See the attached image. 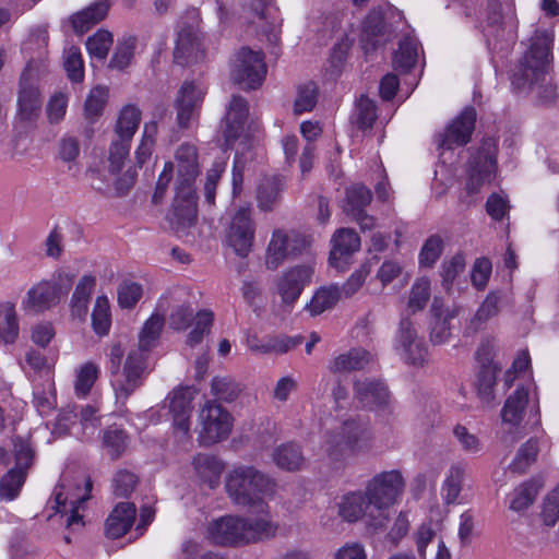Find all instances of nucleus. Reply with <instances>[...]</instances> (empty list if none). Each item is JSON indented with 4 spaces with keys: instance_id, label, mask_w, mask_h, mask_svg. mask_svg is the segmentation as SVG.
<instances>
[{
    "instance_id": "obj_1",
    "label": "nucleus",
    "mask_w": 559,
    "mask_h": 559,
    "mask_svg": "<svg viewBox=\"0 0 559 559\" xmlns=\"http://www.w3.org/2000/svg\"><path fill=\"white\" fill-rule=\"evenodd\" d=\"M177 183L170 223L177 233L185 231L197 222V195L193 187L199 175L197 148L181 144L176 152Z\"/></svg>"
},
{
    "instance_id": "obj_2",
    "label": "nucleus",
    "mask_w": 559,
    "mask_h": 559,
    "mask_svg": "<svg viewBox=\"0 0 559 559\" xmlns=\"http://www.w3.org/2000/svg\"><path fill=\"white\" fill-rule=\"evenodd\" d=\"M374 447V437L366 421L348 418L324 433L322 450L336 469L344 467L350 456L366 454Z\"/></svg>"
},
{
    "instance_id": "obj_3",
    "label": "nucleus",
    "mask_w": 559,
    "mask_h": 559,
    "mask_svg": "<svg viewBox=\"0 0 559 559\" xmlns=\"http://www.w3.org/2000/svg\"><path fill=\"white\" fill-rule=\"evenodd\" d=\"M276 531L277 525L269 514L253 518L225 515L209 523L206 535L217 545L241 546L272 538Z\"/></svg>"
},
{
    "instance_id": "obj_4",
    "label": "nucleus",
    "mask_w": 559,
    "mask_h": 559,
    "mask_svg": "<svg viewBox=\"0 0 559 559\" xmlns=\"http://www.w3.org/2000/svg\"><path fill=\"white\" fill-rule=\"evenodd\" d=\"M225 488L234 504L243 508L259 506L262 514H269L262 501L264 496L275 490V483L269 475L253 466L239 465L227 474Z\"/></svg>"
},
{
    "instance_id": "obj_5",
    "label": "nucleus",
    "mask_w": 559,
    "mask_h": 559,
    "mask_svg": "<svg viewBox=\"0 0 559 559\" xmlns=\"http://www.w3.org/2000/svg\"><path fill=\"white\" fill-rule=\"evenodd\" d=\"M405 487L406 480L400 469L380 472L367 483L365 492L368 503L381 512L379 516H368L367 525L373 533H380L386 527L389 518L382 511L397 503Z\"/></svg>"
},
{
    "instance_id": "obj_6",
    "label": "nucleus",
    "mask_w": 559,
    "mask_h": 559,
    "mask_svg": "<svg viewBox=\"0 0 559 559\" xmlns=\"http://www.w3.org/2000/svg\"><path fill=\"white\" fill-rule=\"evenodd\" d=\"M124 350L121 344L116 343L110 347L109 361L111 371V386L116 403H124L133 392L142 385L143 374L146 369V355L141 350L132 349L126 359L122 371L121 359Z\"/></svg>"
},
{
    "instance_id": "obj_7",
    "label": "nucleus",
    "mask_w": 559,
    "mask_h": 559,
    "mask_svg": "<svg viewBox=\"0 0 559 559\" xmlns=\"http://www.w3.org/2000/svg\"><path fill=\"white\" fill-rule=\"evenodd\" d=\"M74 281V274L66 271H55L49 278L34 283L22 298L21 307L25 312L44 313L59 305L68 295Z\"/></svg>"
},
{
    "instance_id": "obj_8",
    "label": "nucleus",
    "mask_w": 559,
    "mask_h": 559,
    "mask_svg": "<svg viewBox=\"0 0 559 559\" xmlns=\"http://www.w3.org/2000/svg\"><path fill=\"white\" fill-rule=\"evenodd\" d=\"M551 38L546 34L532 39L528 51L512 75V84L521 90L531 87L545 74L550 62Z\"/></svg>"
},
{
    "instance_id": "obj_9",
    "label": "nucleus",
    "mask_w": 559,
    "mask_h": 559,
    "mask_svg": "<svg viewBox=\"0 0 559 559\" xmlns=\"http://www.w3.org/2000/svg\"><path fill=\"white\" fill-rule=\"evenodd\" d=\"M266 75V64L261 50L240 48L230 63L231 80L246 90L259 87Z\"/></svg>"
},
{
    "instance_id": "obj_10",
    "label": "nucleus",
    "mask_w": 559,
    "mask_h": 559,
    "mask_svg": "<svg viewBox=\"0 0 559 559\" xmlns=\"http://www.w3.org/2000/svg\"><path fill=\"white\" fill-rule=\"evenodd\" d=\"M199 441L211 445L226 439L233 428V417L222 405L207 401L198 414Z\"/></svg>"
},
{
    "instance_id": "obj_11",
    "label": "nucleus",
    "mask_w": 559,
    "mask_h": 559,
    "mask_svg": "<svg viewBox=\"0 0 559 559\" xmlns=\"http://www.w3.org/2000/svg\"><path fill=\"white\" fill-rule=\"evenodd\" d=\"M91 487L92 484L90 480L83 478L75 485V491H73L71 487H66L63 484L55 488L53 497L56 506L53 508L56 512L66 516L68 527L74 528L83 526L82 515H80L79 511L88 499Z\"/></svg>"
},
{
    "instance_id": "obj_12",
    "label": "nucleus",
    "mask_w": 559,
    "mask_h": 559,
    "mask_svg": "<svg viewBox=\"0 0 559 559\" xmlns=\"http://www.w3.org/2000/svg\"><path fill=\"white\" fill-rule=\"evenodd\" d=\"M496 173V143L486 140L471 163V170L466 182L468 194H477L481 188L489 185Z\"/></svg>"
},
{
    "instance_id": "obj_13",
    "label": "nucleus",
    "mask_w": 559,
    "mask_h": 559,
    "mask_svg": "<svg viewBox=\"0 0 559 559\" xmlns=\"http://www.w3.org/2000/svg\"><path fill=\"white\" fill-rule=\"evenodd\" d=\"M255 224L249 207H239L231 217L226 239L229 247L241 258L247 257L253 246Z\"/></svg>"
},
{
    "instance_id": "obj_14",
    "label": "nucleus",
    "mask_w": 559,
    "mask_h": 559,
    "mask_svg": "<svg viewBox=\"0 0 559 559\" xmlns=\"http://www.w3.org/2000/svg\"><path fill=\"white\" fill-rule=\"evenodd\" d=\"M195 393L193 388H180L174 390L166 400L175 433L183 442L190 441V415Z\"/></svg>"
},
{
    "instance_id": "obj_15",
    "label": "nucleus",
    "mask_w": 559,
    "mask_h": 559,
    "mask_svg": "<svg viewBox=\"0 0 559 559\" xmlns=\"http://www.w3.org/2000/svg\"><path fill=\"white\" fill-rule=\"evenodd\" d=\"M476 110L473 107L464 108L455 117L445 130L436 138V143L440 148L452 150L456 146L466 145L475 129Z\"/></svg>"
},
{
    "instance_id": "obj_16",
    "label": "nucleus",
    "mask_w": 559,
    "mask_h": 559,
    "mask_svg": "<svg viewBox=\"0 0 559 559\" xmlns=\"http://www.w3.org/2000/svg\"><path fill=\"white\" fill-rule=\"evenodd\" d=\"M311 265H295L284 271L276 280V293L282 304L293 306L313 276Z\"/></svg>"
},
{
    "instance_id": "obj_17",
    "label": "nucleus",
    "mask_w": 559,
    "mask_h": 559,
    "mask_svg": "<svg viewBox=\"0 0 559 559\" xmlns=\"http://www.w3.org/2000/svg\"><path fill=\"white\" fill-rule=\"evenodd\" d=\"M35 72L28 63L20 79V91L17 97V114L22 120L32 121L36 119L41 110V97L35 84Z\"/></svg>"
},
{
    "instance_id": "obj_18",
    "label": "nucleus",
    "mask_w": 559,
    "mask_h": 559,
    "mask_svg": "<svg viewBox=\"0 0 559 559\" xmlns=\"http://www.w3.org/2000/svg\"><path fill=\"white\" fill-rule=\"evenodd\" d=\"M205 88L194 82H185L179 90L176 100L177 120L180 127L186 128L194 118L200 108Z\"/></svg>"
},
{
    "instance_id": "obj_19",
    "label": "nucleus",
    "mask_w": 559,
    "mask_h": 559,
    "mask_svg": "<svg viewBox=\"0 0 559 559\" xmlns=\"http://www.w3.org/2000/svg\"><path fill=\"white\" fill-rule=\"evenodd\" d=\"M355 394L364 407L384 412L390 405V393L383 382L378 380H356Z\"/></svg>"
},
{
    "instance_id": "obj_20",
    "label": "nucleus",
    "mask_w": 559,
    "mask_h": 559,
    "mask_svg": "<svg viewBox=\"0 0 559 559\" xmlns=\"http://www.w3.org/2000/svg\"><path fill=\"white\" fill-rule=\"evenodd\" d=\"M193 478L201 485L215 489L221 483L224 463L214 455L198 453L192 457Z\"/></svg>"
},
{
    "instance_id": "obj_21",
    "label": "nucleus",
    "mask_w": 559,
    "mask_h": 559,
    "mask_svg": "<svg viewBox=\"0 0 559 559\" xmlns=\"http://www.w3.org/2000/svg\"><path fill=\"white\" fill-rule=\"evenodd\" d=\"M203 55L202 43L195 28L182 27L177 36L174 58L179 64L198 61Z\"/></svg>"
},
{
    "instance_id": "obj_22",
    "label": "nucleus",
    "mask_w": 559,
    "mask_h": 559,
    "mask_svg": "<svg viewBox=\"0 0 559 559\" xmlns=\"http://www.w3.org/2000/svg\"><path fill=\"white\" fill-rule=\"evenodd\" d=\"M247 116L248 104L246 99L240 96H233L225 117L224 138L227 147H231L234 142L241 136Z\"/></svg>"
},
{
    "instance_id": "obj_23",
    "label": "nucleus",
    "mask_w": 559,
    "mask_h": 559,
    "mask_svg": "<svg viewBox=\"0 0 559 559\" xmlns=\"http://www.w3.org/2000/svg\"><path fill=\"white\" fill-rule=\"evenodd\" d=\"M292 241V237L285 230H273L265 251V267L267 270H276L284 263L289 254H294L296 252Z\"/></svg>"
},
{
    "instance_id": "obj_24",
    "label": "nucleus",
    "mask_w": 559,
    "mask_h": 559,
    "mask_svg": "<svg viewBox=\"0 0 559 559\" xmlns=\"http://www.w3.org/2000/svg\"><path fill=\"white\" fill-rule=\"evenodd\" d=\"M135 513L136 509L133 503H118L106 520V536L112 539L122 537L133 524Z\"/></svg>"
},
{
    "instance_id": "obj_25",
    "label": "nucleus",
    "mask_w": 559,
    "mask_h": 559,
    "mask_svg": "<svg viewBox=\"0 0 559 559\" xmlns=\"http://www.w3.org/2000/svg\"><path fill=\"white\" fill-rule=\"evenodd\" d=\"M332 249L330 252V262L338 267L340 261L347 255L356 252L360 248V239L355 230L350 228H341L332 237Z\"/></svg>"
},
{
    "instance_id": "obj_26",
    "label": "nucleus",
    "mask_w": 559,
    "mask_h": 559,
    "mask_svg": "<svg viewBox=\"0 0 559 559\" xmlns=\"http://www.w3.org/2000/svg\"><path fill=\"white\" fill-rule=\"evenodd\" d=\"M370 507L365 490L350 491L342 496L337 504V513L344 521L354 523L366 515Z\"/></svg>"
},
{
    "instance_id": "obj_27",
    "label": "nucleus",
    "mask_w": 559,
    "mask_h": 559,
    "mask_svg": "<svg viewBox=\"0 0 559 559\" xmlns=\"http://www.w3.org/2000/svg\"><path fill=\"white\" fill-rule=\"evenodd\" d=\"M272 459L278 468L286 472L300 471L306 463L301 448L294 442L277 445L273 450Z\"/></svg>"
},
{
    "instance_id": "obj_28",
    "label": "nucleus",
    "mask_w": 559,
    "mask_h": 559,
    "mask_svg": "<svg viewBox=\"0 0 559 559\" xmlns=\"http://www.w3.org/2000/svg\"><path fill=\"white\" fill-rule=\"evenodd\" d=\"M108 9L109 3L106 0H98L86 9L76 12L71 16L73 29L81 35L84 34L106 17Z\"/></svg>"
},
{
    "instance_id": "obj_29",
    "label": "nucleus",
    "mask_w": 559,
    "mask_h": 559,
    "mask_svg": "<svg viewBox=\"0 0 559 559\" xmlns=\"http://www.w3.org/2000/svg\"><path fill=\"white\" fill-rule=\"evenodd\" d=\"M341 298L342 294L337 285L322 286L314 292L310 301L306 304L305 310L311 317H317L332 309Z\"/></svg>"
},
{
    "instance_id": "obj_30",
    "label": "nucleus",
    "mask_w": 559,
    "mask_h": 559,
    "mask_svg": "<svg viewBox=\"0 0 559 559\" xmlns=\"http://www.w3.org/2000/svg\"><path fill=\"white\" fill-rule=\"evenodd\" d=\"M528 402V391L519 386L506 401L501 411L503 424L518 426L523 419V413Z\"/></svg>"
},
{
    "instance_id": "obj_31",
    "label": "nucleus",
    "mask_w": 559,
    "mask_h": 559,
    "mask_svg": "<svg viewBox=\"0 0 559 559\" xmlns=\"http://www.w3.org/2000/svg\"><path fill=\"white\" fill-rule=\"evenodd\" d=\"M283 181L278 177H265L261 180L257 190L258 207L261 211L270 212L280 202Z\"/></svg>"
},
{
    "instance_id": "obj_32",
    "label": "nucleus",
    "mask_w": 559,
    "mask_h": 559,
    "mask_svg": "<svg viewBox=\"0 0 559 559\" xmlns=\"http://www.w3.org/2000/svg\"><path fill=\"white\" fill-rule=\"evenodd\" d=\"M141 121V111L134 105H126L119 112L116 126L115 138L132 142Z\"/></svg>"
},
{
    "instance_id": "obj_33",
    "label": "nucleus",
    "mask_w": 559,
    "mask_h": 559,
    "mask_svg": "<svg viewBox=\"0 0 559 559\" xmlns=\"http://www.w3.org/2000/svg\"><path fill=\"white\" fill-rule=\"evenodd\" d=\"M96 285V280L92 275H84L76 284L75 290L71 299L72 314L84 319L87 313L90 297Z\"/></svg>"
},
{
    "instance_id": "obj_34",
    "label": "nucleus",
    "mask_w": 559,
    "mask_h": 559,
    "mask_svg": "<svg viewBox=\"0 0 559 559\" xmlns=\"http://www.w3.org/2000/svg\"><path fill=\"white\" fill-rule=\"evenodd\" d=\"M370 360L371 356L367 350L361 348H354L335 357L330 366V369L333 372L359 370L367 366Z\"/></svg>"
},
{
    "instance_id": "obj_35",
    "label": "nucleus",
    "mask_w": 559,
    "mask_h": 559,
    "mask_svg": "<svg viewBox=\"0 0 559 559\" xmlns=\"http://www.w3.org/2000/svg\"><path fill=\"white\" fill-rule=\"evenodd\" d=\"M19 336V321L12 302L0 304V341L12 344Z\"/></svg>"
},
{
    "instance_id": "obj_36",
    "label": "nucleus",
    "mask_w": 559,
    "mask_h": 559,
    "mask_svg": "<svg viewBox=\"0 0 559 559\" xmlns=\"http://www.w3.org/2000/svg\"><path fill=\"white\" fill-rule=\"evenodd\" d=\"M465 469L461 465H452L442 483L441 495L447 504L457 502L462 491Z\"/></svg>"
},
{
    "instance_id": "obj_37",
    "label": "nucleus",
    "mask_w": 559,
    "mask_h": 559,
    "mask_svg": "<svg viewBox=\"0 0 559 559\" xmlns=\"http://www.w3.org/2000/svg\"><path fill=\"white\" fill-rule=\"evenodd\" d=\"M164 326V318L157 313H153L144 323L139 334V347L135 350H141L147 356V352L154 347L159 338L162 329Z\"/></svg>"
},
{
    "instance_id": "obj_38",
    "label": "nucleus",
    "mask_w": 559,
    "mask_h": 559,
    "mask_svg": "<svg viewBox=\"0 0 559 559\" xmlns=\"http://www.w3.org/2000/svg\"><path fill=\"white\" fill-rule=\"evenodd\" d=\"M80 154L81 145L76 136L66 134L58 141L57 158L66 164L69 170L79 165Z\"/></svg>"
},
{
    "instance_id": "obj_39",
    "label": "nucleus",
    "mask_w": 559,
    "mask_h": 559,
    "mask_svg": "<svg viewBox=\"0 0 559 559\" xmlns=\"http://www.w3.org/2000/svg\"><path fill=\"white\" fill-rule=\"evenodd\" d=\"M109 96L107 86L97 85L93 87L84 104V116L90 121H95L104 111Z\"/></svg>"
},
{
    "instance_id": "obj_40",
    "label": "nucleus",
    "mask_w": 559,
    "mask_h": 559,
    "mask_svg": "<svg viewBox=\"0 0 559 559\" xmlns=\"http://www.w3.org/2000/svg\"><path fill=\"white\" fill-rule=\"evenodd\" d=\"M92 326L94 332L99 336H105L109 333L111 316L109 301L106 296H98L95 300L92 312Z\"/></svg>"
},
{
    "instance_id": "obj_41",
    "label": "nucleus",
    "mask_w": 559,
    "mask_h": 559,
    "mask_svg": "<svg viewBox=\"0 0 559 559\" xmlns=\"http://www.w3.org/2000/svg\"><path fill=\"white\" fill-rule=\"evenodd\" d=\"M103 447L112 460H117L128 447V436L121 428L110 426L103 433Z\"/></svg>"
},
{
    "instance_id": "obj_42",
    "label": "nucleus",
    "mask_w": 559,
    "mask_h": 559,
    "mask_svg": "<svg viewBox=\"0 0 559 559\" xmlns=\"http://www.w3.org/2000/svg\"><path fill=\"white\" fill-rule=\"evenodd\" d=\"M371 191L362 185H354L346 190L344 211L352 215L360 213L371 202Z\"/></svg>"
},
{
    "instance_id": "obj_43",
    "label": "nucleus",
    "mask_w": 559,
    "mask_h": 559,
    "mask_svg": "<svg viewBox=\"0 0 559 559\" xmlns=\"http://www.w3.org/2000/svg\"><path fill=\"white\" fill-rule=\"evenodd\" d=\"M131 142L115 138L108 148V170L116 175L121 171L126 159L129 157Z\"/></svg>"
},
{
    "instance_id": "obj_44",
    "label": "nucleus",
    "mask_w": 559,
    "mask_h": 559,
    "mask_svg": "<svg viewBox=\"0 0 559 559\" xmlns=\"http://www.w3.org/2000/svg\"><path fill=\"white\" fill-rule=\"evenodd\" d=\"M26 474L22 469H10L0 480V498L7 501L14 500L25 483Z\"/></svg>"
},
{
    "instance_id": "obj_45",
    "label": "nucleus",
    "mask_w": 559,
    "mask_h": 559,
    "mask_svg": "<svg viewBox=\"0 0 559 559\" xmlns=\"http://www.w3.org/2000/svg\"><path fill=\"white\" fill-rule=\"evenodd\" d=\"M418 57V45L413 38H404L400 41L399 49L394 53L393 62L397 69L408 71L412 69Z\"/></svg>"
},
{
    "instance_id": "obj_46",
    "label": "nucleus",
    "mask_w": 559,
    "mask_h": 559,
    "mask_svg": "<svg viewBox=\"0 0 559 559\" xmlns=\"http://www.w3.org/2000/svg\"><path fill=\"white\" fill-rule=\"evenodd\" d=\"M430 299V281L428 277H420L413 284L409 297H408V309L415 313L421 311L428 300Z\"/></svg>"
},
{
    "instance_id": "obj_47",
    "label": "nucleus",
    "mask_w": 559,
    "mask_h": 559,
    "mask_svg": "<svg viewBox=\"0 0 559 559\" xmlns=\"http://www.w3.org/2000/svg\"><path fill=\"white\" fill-rule=\"evenodd\" d=\"M98 373L99 368L93 362H86L81 366L76 371L75 394L81 397L86 396L98 378Z\"/></svg>"
},
{
    "instance_id": "obj_48",
    "label": "nucleus",
    "mask_w": 559,
    "mask_h": 559,
    "mask_svg": "<svg viewBox=\"0 0 559 559\" xmlns=\"http://www.w3.org/2000/svg\"><path fill=\"white\" fill-rule=\"evenodd\" d=\"M537 491V486L532 481L521 484L511 495L510 509L518 512L527 509L534 502Z\"/></svg>"
},
{
    "instance_id": "obj_49",
    "label": "nucleus",
    "mask_w": 559,
    "mask_h": 559,
    "mask_svg": "<svg viewBox=\"0 0 559 559\" xmlns=\"http://www.w3.org/2000/svg\"><path fill=\"white\" fill-rule=\"evenodd\" d=\"M241 391L240 385L230 377H215L211 382V392L225 402L235 401Z\"/></svg>"
},
{
    "instance_id": "obj_50",
    "label": "nucleus",
    "mask_w": 559,
    "mask_h": 559,
    "mask_svg": "<svg viewBox=\"0 0 559 559\" xmlns=\"http://www.w3.org/2000/svg\"><path fill=\"white\" fill-rule=\"evenodd\" d=\"M538 439H528L518 451L510 467L515 472H524L531 464H533L539 451Z\"/></svg>"
},
{
    "instance_id": "obj_51",
    "label": "nucleus",
    "mask_w": 559,
    "mask_h": 559,
    "mask_svg": "<svg viewBox=\"0 0 559 559\" xmlns=\"http://www.w3.org/2000/svg\"><path fill=\"white\" fill-rule=\"evenodd\" d=\"M112 45V35L106 29L97 31L86 40V49L91 57L103 60Z\"/></svg>"
},
{
    "instance_id": "obj_52",
    "label": "nucleus",
    "mask_w": 559,
    "mask_h": 559,
    "mask_svg": "<svg viewBox=\"0 0 559 559\" xmlns=\"http://www.w3.org/2000/svg\"><path fill=\"white\" fill-rule=\"evenodd\" d=\"M540 518L545 525L554 526L559 520V484L544 497Z\"/></svg>"
},
{
    "instance_id": "obj_53",
    "label": "nucleus",
    "mask_w": 559,
    "mask_h": 559,
    "mask_svg": "<svg viewBox=\"0 0 559 559\" xmlns=\"http://www.w3.org/2000/svg\"><path fill=\"white\" fill-rule=\"evenodd\" d=\"M540 518L545 525L554 526L559 520V484L544 497Z\"/></svg>"
},
{
    "instance_id": "obj_54",
    "label": "nucleus",
    "mask_w": 559,
    "mask_h": 559,
    "mask_svg": "<svg viewBox=\"0 0 559 559\" xmlns=\"http://www.w3.org/2000/svg\"><path fill=\"white\" fill-rule=\"evenodd\" d=\"M78 417L82 437L88 439L92 436H94L96 430L100 426V416L98 415V408H96L93 405H85L81 407Z\"/></svg>"
},
{
    "instance_id": "obj_55",
    "label": "nucleus",
    "mask_w": 559,
    "mask_h": 559,
    "mask_svg": "<svg viewBox=\"0 0 559 559\" xmlns=\"http://www.w3.org/2000/svg\"><path fill=\"white\" fill-rule=\"evenodd\" d=\"M64 69L72 82L83 81L84 66L78 47L72 46L64 51Z\"/></svg>"
},
{
    "instance_id": "obj_56",
    "label": "nucleus",
    "mask_w": 559,
    "mask_h": 559,
    "mask_svg": "<svg viewBox=\"0 0 559 559\" xmlns=\"http://www.w3.org/2000/svg\"><path fill=\"white\" fill-rule=\"evenodd\" d=\"M376 118L374 103L368 97L361 96L356 105L355 123L362 130L370 129Z\"/></svg>"
},
{
    "instance_id": "obj_57",
    "label": "nucleus",
    "mask_w": 559,
    "mask_h": 559,
    "mask_svg": "<svg viewBox=\"0 0 559 559\" xmlns=\"http://www.w3.org/2000/svg\"><path fill=\"white\" fill-rule=\"evenodd\" d=\"M317 103V86L314 83L309 82L300 85L297 90V96L294 104L295 114L299 115L310 111Z\"/></svg>"
},
{
    "instance_id": "obj_58",
    "label": "nucleus",
    "mask_w": 559,
    "mask_h": 559,
    "mask_svg": "<svg viewBox=\"0 0 559 559\" xmlns=\"http://www.w3.org/2000/svg\"><path fill=\"white\" fill-rule=\"evenodd\" d=\"M465 269V259L462 254L457 253L453 255L450 260H447L442 263L441 266V277H442V286L449 292L452 287V284L456 276L462 273Z\"/></svg>"
},
{
    "instance_id": "obj_59",
    "label": "nucleus",
    "mask_w": 559,
    "mask_h": 559,
    "mask_svg": "<svg viewBox=\"0 0 559 559\" xmlns=\"http://www.w3.org/2000/svg\"><path fill=\"white\" fill-rule=\"evenodd\" d=\"M443 250V241L439 236H430L419 252V264L430 267L440 258Z\"/></svg>"
},
{
    "instance_id": "obj_60",
    "label": "nucleus",
    "mask_w": 559,
    "mask_h": 559,
    "mask_svg": "<svg viewBox=\"0 0 559 559\" xmlns=\"http://www.w3.org/2000/svg\"><path fill=\"white\" fill-rule=\"evenodd\" d=\"M138 484V476L128 471V469H119L112 479L114 492L119 497L129 496Z\"/></svg>"
},
{
    "instance_id": "obj_61",
    "label": "nucleus",
    "mask_w": 559,
    "mask_h": 559,
    "mask_svg": "<svg viewBox=\"0 0 559 559\" xmlns=\"http://www.w3.org/2000/svg\"><path fill=\"white\" fill-rule=\"evenodd\" d=\"M142 296V287L138 283L123 282L118 288V302L122 308L133 307Z\"/></svg>"
},
{
    "instance_id": "obj_62",
    "label": "nucleus",
    "mask_w": 559,
    "mask_h": 559,
    "mask_svg": "<svg viewBox=\"0 0 559 559\" xmlns=\"http://www.w3.org/2000/svg\"><path fill=\"white\" fill-rule=\"evenodd\" d=\"M298 381L295 377L288 374L280 378L272 390V399L280 403L288 401L292 393L297 390Z\"/></svg>"
},
{
    "instance_id": "obj_63",
    "label": "nucleus",
    "mask_w": 559,
    "mask_h": 559,
    "mask_svg": "<svg viewBox=\"0 0 559 559\" xmlns=\"http://www.w3.org/2000/svg\"><path fill=\"white\" fill-rule=\"evenodd\" d=\"M225 170L224 162H215L212 168L206 174V180L204 183V197L209 204H214L215 202V190L216 185Z\"/></svg>"
},
{
    "instance_id": "obj_64",
    "label": "nucleus",
    "mask_w": 559,
    "mask_h": 559,
    "mask_svg": "<svg viewBox=\"0 0 559 559\" xmlns=\"http://www.w3.org/2000/svg\"><path fill=\"white\" fill-rule=\"evenodd\" d=\"M45 254L52 260H59L63 253V235L53 227L44 241Z\"/></svg>"
}]
</instances>
